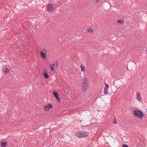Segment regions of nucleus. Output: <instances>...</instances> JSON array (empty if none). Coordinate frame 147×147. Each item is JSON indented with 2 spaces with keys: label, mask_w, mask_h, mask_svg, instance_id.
<instances>
[{
  "label": "nucleus",
  "mask_w": 147,
  "mask_h": 147,
  "mask_svg": "<svg viewBox=\"0 0 147 147\" xmlns=\"http://www.w3.org/2000/svg\"><path fill=\"white\" fill-rule=\"evenodd\" d=\"M58 66V62L57 61H54L50 65V67L51 69V71L54 70L55 68H57Z\"/></svg>",
  "instance_id": "7ed1b4c3"
},
{
  "label": "nucleus",
  "mask_w": 147,
  "mask_h": 147,
  "mask_svg": "<svg viewBox=\"0 0 147 147\" xmlns=\"http://www.w3.org/2000/svg\"><path fill=\"white\" fill-rule=\"evenodd\" d=\"M47 10L49 11H52L53 9V7L52 3L49 4L47 6Z\"/></svg>",
  "instance_id": "0eeeda50"
},
{
  "label": "nucleus",
  "mask_w": 147,
  "mask_h": 147,
  "mask_svg": "<svg viewBox=\"0 0 147 147\" xmlns=\"http://www.w3.org/2000/svg\"><path fill=\"white\" fill-rule=\"evenodd\" d=\"M133 115L135 117L141 119L143 117V114L140 110L135 109L133 111Z\"/></svg>",
  "instance_id": "f257e3e1"
},
{
  "label": "nucleus",
  "mask_w": 147,
  "mask_h": 147,
  "mask_svg": "<svg viewBox=\"0 0 147 147\" xmlns=\"http://www.w3.org/2000/svg\"><path fill=\"white\" fill-rule=\"evenodd\" d=\"M1 145L3 147H5L7 145V143L5 142H2L1 143Z\"/></svg>",
  "instance_id": "ddd939ff"
},
{
  "label": "nucleus",
  "mask_w": 147,
  "mask_h": 147,
  "mask_svg": "<svg viewBox=\"0 0 147 147\" xmlns=\"http://www.w3.org/2000/svg\"><path fill=\"white\" fill-rule=\"evenodd\" d=\"M113 123L114 124H116L117 123V121L115 120L113 122Z\"/></svg>",
  "instance_id": "aec40b11"
},
{
  "label": "nucleus",
  "mask_w": 147,
  "mask_h": 147,
  "mask_svg": "<svg viewBox=\"0 0 147 147\" xmlns=\"http://www.w3.org/2000/svg\"><path fill=\"white\" fill-rule=\"evenodd\" d=\"M109 88H107L106 87H105V88L104 91V93L105 94H108V92H107V91L108 90V89Z\"/></svg>",
  "instance_id": "f8f14e48"
},
{
  "label": "nucleus",
  "mask_w": 147,
  "mask_h": 147,
  "mask_svg": "<svg viewBox=\"0 0 147 147\" xmlns=\"http://www.w3.org/2000/svg\"><path fill=\"white\" fill-rule=\"evenodd\" d=\"M88 133L86 131L80 132L76 134V136L80 138H83L88 136Z\"/></svg>",
  "instance_id": "f03ea898"
},
{
  "label": "nucleus",
  "mask_w": 147,
  "mask_h": 147,
  "mask_svg": "<svg viewBox=\"0 0 147 147\" xmlns=\"http://www.w3.org/2000/svg\"><path fill=\"white\" fill-rule=\"evenodd\" d=\"M87 78L86 77H85L84 78V80L83 81V84H88L87 83Z\"/></svg>",
  "instance_id": "9b49d317"
},
{
  "label": "nucleus",
  "mask_w": 147,
  "mask_h": 147,
  "mask_svg": "<svg viewBox=\"0 0 147 147\" xmlns=\"http://www.w3.org/2000/svg\"><path fill=\"white\" fill-rule=\"evenodd\" d=\"M136 98L139 101H141L142 99L140 94L139 92H137L136 94Z\"/></svg>",
  "instance_id": "9d476101"
},
{
  "label": "nucleus",
  "mask_w": 147,
  "mask_h": 147,
  "mask_svg": "<svg viewBox=\"0 0 147 147\" xmlns=\"http://www.w3.org/2000/svg\"><path fill=\"white\" fill-rule=\"evenodd\" d=\"M53 94L54 97L57 99V101H59L60 99L59 98V95L55 91H53Z\"/></svg>",
  "instance_id": "6e6552de"
},
{
  "label": "nucleus",
  "mask_w": 147,
  "mask_h": 147,
  "mask_svg": "<svg viewBox=\"0 0 147 147\" xmlns=\"http://www.w3.org/2000/svg\"><path fill=\"white\" fill-rule=\"evenodd\" d=\"M117 23H119L120 24H122L123 23V21H122L121 20H117Z\"/></svg>",
  "instance_id": "dca6fc26"
},
{
  "label": "nucleus",
  "mask_w": 147,
  "mask_h": 147,
  "mask_svg": "<svg viewBox=\"0 0 147 147\" xmlns=\"http://www.w3.org/2000/svg\"><path fill=\"white\" fill-rule=\"evenodd\" d=\"M88 31L89 32H91L93 31V30L91 28H89L88 29Z\"/></svg>",
  "instance_id": "f3484780"
},
{
  "label": "nucleus",
  "mask_w": 147,
  "mask_h": 147,
  "mask_svg": "<svg viewBox=\"0 0 147 147\" xmlns=\"http://www.w3.org/2000/svg\"><path fill=\"white\" fill-rule=\"evenodd\" d=\"M88 84H83L82 87V90L83 91L85 92L86 90H87L88 88Z\"/></svg>",
  "instance_id": "423d86ee"
},
{
  "label": "nucleus",
  "mask_w": 147,
  "mask_h": 147,
  "mask_svg": "<svg viewBox=\"0 0 147 147\" xmlns=\"http://www.w3.org/2000/svg\"><path fill=\"white\" fill-rule=\"evenodd\" d=\"M52 105L50 104H47V105H46L44 106V109L47 111L49 110L51 108H52Z\"/></svg>",
  "instance_id": "39448f33"
},
{
  "label": "nucleus",
  "mask_w": 147,
  "mask_h": 147,
  "mask_svg": "<svg viewBox=\"0 0 147 147\" xmlns=\"http://www.w3.org/2000/svg\"><path fill=\"white\" fill-rule=\"evenodd\" d=\"M146 111H147V108L146 109Z\"/></svg>",
  "instance_id": "4be33fe9"
},
{
  "label": "nucleus",
  "mask_w": 147,
  "mask_h": 147,
  "mask_svg": "<svg viewBox=\"0 0 147 147\" xmlns=\"http://www.w3.org/2000/svg\"><path fill=\"white\" fill-rule=\"evenodd\" d=\"M43 74L44 78L46 79H48L49 78V76L48 75L46 70L45 69H44V71L43 73Z\"/></svg>",
  "instance_id": "1a4fd4ad"
},
{
  "label": "nucleus",
  "mask_w": 147,
  "mask_h": 147,
  "mask_svg": "<svg viewBox=\"0 0 147 147\" xmlns=\"http://www.w3.org/2000/svg\"><path fill=\"white\" fill-rule=\"evenodd\" d=\"M100 0H96V3H98L100 1Z\"/></svg>",
  "instance_id": "412c9836"
},
{
  "label": "nucleus",
  "mask_w": 147,
  "mask_h": 147,
  "mask_svg": "<svg viewBox=\"0 0 147 147\" xmlns=\"http://www.w3.org/2000/svg\"><path fill=\"white\" fill-rule=\"evenodd\" d=\"M105 87H106V88H109V85H108L107 84V83H105Z\"/></svg>",
  "instance_id": "6ab92c4d"
},
{
  "label": "nucleus",
  "mask_w": 147,
  "mask_h": 147,
  "mask_svg": "<svg viewBox=\"0 0 147 147\" xmlns=\"http://www.w3.org/2000/svg\"><path fill=\"white\" fill-rule=\"evenodd\" d=\"M47 51L45 49H43L42 51L40 53V55L41 57L43 59H45L46 57V55Z\"/></svg>",
  "instance_id": "20e7f679"
},
{
  "label": "nucleus",
  "mask_w": 147,
  "mask_h": 147,
  "mask_svg": "<svg viewBox=\"0 0 147 147\" xmlns=\"http://www.w3.org/2000/svg\"><path fill=\"white\" fill-rule=\"evenodd\" d=\"M9 72V70L8 68H6L5 69V70L4 71V72L5 73H8Z\"/></svg>",
  "instance_id": "2eb2a0df"
},
{
  "label": "nucleus",
  "mask_w": 147,
  "mask_h": 147,
  "mask_svg": "<svg viewBox=\"0 0 147 147\" xmlns=\"http://www.w3.org/2000/svg\"><path fill=\"white\" fill-rule=\"evenodd\" d=\"M80 67L81 71H85V68L82 65H80Z\"/></svg>",
  "instance_id": "4468645a"
},
{
  "label": "nucleus",
  "mask_w": 147,
  "mask_h": 147,
  "mask_svg": "<svg viewBox=\"0 0 147 147\" xmlns=\"http://www.w3.org/2000/svg\"><path fill=\"white\" fill-rule=\"evenodd\" d=\"M122 147H128V146L125 144H123L122 145Z\"/></svg>",
  "instance_id": "a211bd4d"
}]
</instances>
